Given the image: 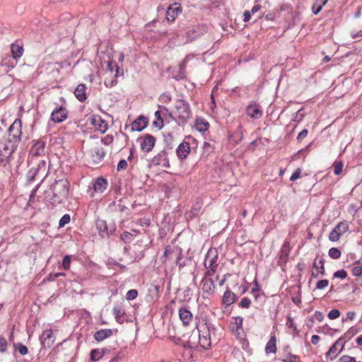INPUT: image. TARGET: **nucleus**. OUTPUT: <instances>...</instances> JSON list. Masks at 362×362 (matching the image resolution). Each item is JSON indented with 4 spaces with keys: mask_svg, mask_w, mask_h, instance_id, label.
I'll use <instances>...</instances> for the list:
<instances>
[{
    "mask_svg": "<svg viewBox=\"0 0 362 362\" xmlns=\"http://www.w3.org/2000/svg\"><path fill=\"white\" fill-rule=\"evenodd\" d=\"M17 124L16 121L10 126L8 132L0 141V162H6L9 157L16 150L18 144L20 141V135L21 134L19 129H16V132H13L14 128Z\"/></svg>",
    "mask_w": 362,
    "mask_h": 362,
    "instance_id": "1",
    "label": "nucleus"
},
{
    "mask_svg": "<svg viewBox=\"0 0 362 362\" xmlns=\"http://www.w3.org/2000/svg\"><path fill=\"white\" fill-rule=\"evenodd\" d=\"M215 328L212 325L206 323L202 325H197V329H194L188 339V345L194 349L202 348L208 349L211 347V330L214 331Z\"/></svg>",
    "mask_w": 362,
    "mask_h": 362,
    "instance_id": "2",
    "label": "nucleus"
},
{
    "mask_svg": "<svg viewBox=\"0 0 362 362\" xmlns=\"http://www.w3.org/2000/svg\"><path fill=\"white\" fill-rule=\"evenodd\" d=\"M69 183L66 179L56 180L48 189L49 193H54L59 199L64 200L69 194Z\"/></svg>",
    "mask_w": 362,
    "mask_h": 362,
    "instance_id": "3",
    "label": "nucleus"
},
{
    "mask_svg": "<svg viewBox=\"0 0 362 362\" xmlns=\"http://www.w3.org/2000/svg\"><path fill=\"white\" fill-rule=\"evenodd\" d=\"M175 114L177 116L178 119L182 122L185 123L191 117L192 113L189 107V104L183 100H177L175 102Z\"/></svg>",
    "mask_w": 362,
    "mask_h": 362,
    "instance_id": "4",
    "label": "nucleus"
},
{
    "mask_svg": "<svg viewBox=\"0 0 362 362\" xmlns=\"http://www.w3.org/2000/svg\"><path fill=\"white\" fill-rule=\"evenodd\" d=\"M47 175L46 162L44 160H40L36 166L31 168L27 173V182L28 183L33 182L35 180L36 177L40 175L44 177Z\"/></svg>",
    "mask_w": 362,
    "mask_h": 362,
    "instance_id": "5",
    "label": "nucleus"
},
{
    "mask_svg": "<svg viewBox=\"0 0 362 362\" xmlns=\"http://www.w3.org/2000/svg\"><path fill=\"white\" fill-rule=\"evenodd\" d=\"M349 228L347 221H341L339 223L329 234V240L332 242L339 240L340 237L344 235Z\"/></svg>",
    "mask_w": 362,
    "mask_h": 362,
    "instance_id": "6",
    "label": "nucleus"
},
{
    "mask_svg": "<svg viewBox=\"0 0 362 362\" xmlns=\"http://www.w3.org/2000/svg\"><path fill=\"white\" fill-rule=\"evenodd\" d=\"M141 149L145 152H150L155 146L156 139L151 134H145L137 139Z\"/></svg>",
    "mask_w": 362,
    "mask_h": 362,
    "instance_id": "7",
    "label": "nucleus"
},
{
    "mask_svg": "<svg viewBox=\"0 0 362 362\" xmlns=\"http://www.w3.org/2000/svg\"><path fill=\"white\" fill-rule=\"evenodd\" d=\"M325 262L322 257H317L313 262V269L311 272V276L318 278L320 275L325 274Z\"/></svg>",
    "mask_w": 362,
    "mask_h": 362,
    "instance_id": "8",
    "label": "nucleus"
},
{
    "mask_svg": "<svg viewBox=\"0 0 362 362\" xmlns=\"http://www.w3.org/2000/svg\"><path fill=\"white\" fill-rule=\"evenodd\" d=\"M151 162L155 165H160L164 168H169L170 163L167 151L165 149L161 151L153 158Z\"/></svg>",
    "mask_w": 362,
    "mask_h": 362,
    "instance_id": "9",
    "label": "nucleus"
},
{
    "mask_svg": "<svg viewBox=\"0 0 362 362\" xmlns=\"http://www.w3.org/2000/svg\"><path fill=\"white\" fill-rule=\"evenodd\" d=\"M90 153L93 162L96 164L100 163L105 156L104 148L100 144H97L93 147Z\"/></svg>",
    "mask_w": 362,
    "mask_h": 362,
    "instance_id": "10",
    "label": "nucleus"
},
{
    "mask_svg": "<svg viewBox=\"0 0 362 362\" xmlns=\"http://www.w3.org/2000/svg\"><path fill=\"white\" fill-rule=\"evenodd\" d=\"M95 225L100 236L102 237L108 236L115 229L114 226H108L106 221L103 219H98L96 221Z\"/></svg>",
    "mask_w": 362,
    "mask_h": 362,
    "instance_id": "11",
    "label": "nucleus"
},
{
    "mask_svg": "<svg viewBox=\"0 0 362 362\" xmlns=\"http://www.w3.org/2000/svg\"><path fill=\"white\" fill-rule=\"evenodd\" d=\"M45 154V142L42 140L35 141L32 146L29 156H42Z\"/></svg>",
    "mask_w": 362,
    "mask_h": 362,
    "instance_id": "12",
    "label": "nucleus"
},
{
    "mask_svg": "<svg viewBox=\"0 0 362 362\" xmlns=\"http://www.w3.org/2000/svg\"><path fill=\"white\" fill-rule=\"evenodd\" d=\"M67 110L63 107H57L52 112L51 119L57 123L64 121L67 117Z\"/></svg>",
    "mask_w": 362,
    "mask_h": 362,
    "instance_id": "13",
    "label": "nucleus"
},
{
    "mask_svg": "<svg viewBox=\"0 0 362 362\" xmlns=\"http://www.w3.org/2000/svg\"><path fill=\"white\" fill-rule=\"evenodd\" d=\"M342 339H338L329 348V351L326 354V356L330 359H333L337 356V355L342 351L344 344L342 343Z\"/></svg>",
    "mask_w": 362,
    "mask_h": 362,
    "instance_id": "14",
    "label": "nucleus"
},
{
    "mask_svg": "<svg viewBox=\"0 0 362 362\" xmlns=\"http://www.w3.org/2000/svg\"><path fill=\"white\" fill-rule=\"evenodd\" d=\"M218 253L216 250H209L206 255L204 266L206 268L217 267Z\"/></svg>",
    "mask_w": 362,
    "mask_h": 362,
    "instance_id": "15",
    "label": "nucleus"
},
{
    "mask_svg": "<svg viewBox=\"0 0 362 362\" xmlns=\"http://www.w3.org/2000/svg\"><path fill=\"white\" fill-rule=\"evenodd\" d=\"M41 345L43 348H49L54 341L52 329L45 330L40 337Z\"/></svg>",
    "mask_w": 362,
    "mask_h": 362,
    "instance_id": "16",
    "label": "nucleus"
},
{
    "mask_svg": "<svg viewBox=\"0 0 362 362\" xmlns=\"http://www.w3.org/2000/svg\"><path fill=\"white\" fill-rule=\"evenodd\" d=\"M181 12L182 8L180 5L177 3H174L168 8L166 11V19L168 21L173 22Z\"/></svg>",
    "mask_w": 362,
    "mask_h": 362,
    "instance_id": "17",
    "label": "nucleus"
},
{
    "mask_svg": "<svg viewBox=\"0 0 362 362\" xmlns=\"http://www.w3.org/2000/svg\"><path fill=\"white\" fill-rule=\"evenodd\" d=\"M179 317L184 325H188L192 322L193 315L187 307H181L179 309Z\"/></svg>",
    "mask_w": 362,
    "mask_h": 362,
    "instance_id": "18",
    "label": "nucleus"
},
{
    "mask_svg": "<svg viewBox=\"0 0 362 362\" xmlns=\"http://www.w3.org/2000/svg\"><path fill=\"white\" fill-rule=\"evenodd\" d=\"M203 293L206 296H210L214 293L215 289V284L212 279L204 278L202 281Z\"/></svg>",
    "mask_w": 362,
    "mask_h": 362,
    "instance_id": "19",
    "label": "nucleus"
},
{
    "mask_svg": "<svg viewBox=\"0 0 362 362\" xmlns=\"http://www.w3.org/2000/svg\"><path fill=\"white\" fill-rule=\"evenodd\" d=\"M190 152V146L188 142H182L176 150V153L180 159H185L187 157Z\"/></svg>",
    "mask_w": 362,
    "mask_h": 362,
    "instance_id": "20",
    "label": "nucleus"
},
{
    "mask_svg": "<svg viewBox=\"0 0 362 362\" xmlns=\"http://www.w3.org/2000/svg\"><path fill=\"white\" fill-rule=\"evenodd\" d=\"M115 332L116 331L112 329H103L95 332L93 337L97 341H103L105 339L111 337Z\"/></svg>",
    "mask_w": 362,
    "mask_h": 362,
    "instance_id": "21",
    "label": "nucleus"
},
{
    "mask_svg": "<svg viewBox=\"0 0 362 362\" xmlns=\"http://www.w3.org/2000/svg\"><path fill=\"white\" fill-rule=\"evenodd\" d=\"M91 124L96 127L98 130L102 133H105L107 129V124L98 115H95L92 117Z\"/></svg>",
    "mask_w": 362,
    "mask_h": 362,
    "instance_id": "22",
    "label": "nucleus"
},
{
    "mask_svg": "<svg viewBox=\"0 0 362 362\" xmlns=\"http://www.w3.org/2000/svg\"><path fill=\"white\" fill-rule=\"evenodd\" d=\"M246 113L247 115H249L250 117L253 119H259L262 117L263 114L260 107L255 105H248L246 108Z\"/></svg>",
    "mask_w": 362,
    "mask_h": 362,
    "instance_id": "23",
    "label": "nucleus"
},
{
    "mask_svg": "<svg viewBox=\"0 0 362 362\" xmlns=\"http://www.w3.org/2000/svg\"><path fill=\"white\" fill-rule=\"evenodd\" d=\"M107 187V182L103 177H98L93 183V187L95 192L102 193Z\"/></svg>",
    "mask_w": 362,
    "mask_h": 362,
    "instance_id": "24",
    "label": "nucleus"
},
{
    "mask_svg": "<svg viewBox=\"0 0 362 362\" xmlns=\"http://www.w3.org/2000/svg\"><path fill=\"white\" fill-rule=\"evenodd\" d=\"M74 95L80 102L85 101L87 98L85 84L81 83L78 85L74 90Z\"/></svg>",
    "mask_w": 362,
    "mask_h": 362,
    "instance_id": "25",
    "label": "nucleus"
},
{
    "mask_svg": "<svg viewBox=\"0 0 362 362\" xmlns=\"http://www.w3.org/2000/svg\"><path fill=\"white\" fill-rule=\"evenodd\" d=\"M147 124V122L144 117H139L132 124V129L133 131L141 132L142 131Z\"/></svg>",
    "mask_w": 362,
    "mask_h": 362,
    "instance_id": "26",
    "label": "nucleus"
},
{
    "mask_svg": "<svg viewBox=\"0 0 362 362\" xmlns=\"http://www.w3.org/2000/svg\"><path fill=\"white\" fill-rule=\"evenodd\" d=\"M290 249L287 243H284L281 249V252L279 257V264L282 266L287 261V257L289 255Z\"/></svg>",
    "mask_w": 362,
    "mask_h": 362,
    "instance_id": "27",
    "label": "nucleus"
},
{
    "mask_svg": "<svg viewBox=\"0 0 362 362\" xmlns=\"http://www.w3.org/2000/svg\"><path fill=\"white\" fill-rule=\"evenodd\" d=\"M236 300L235 294L230 290H226L223 293L222 301L223 303L228 306L232 305Z\"/></svg>",
    "mask_w": 362,
    "mask_h": 362,
    "instance_id": "28",
    "label": "nucleus"
},
{
    "mask_svg": "<svg viewBox=\"0 0 362 362\" xmlns=\"http://www.w3.org/2000/svg\"><path fill=\"white\" fill-rule=\"evenodd\" d=\"M112 313L116 321L119 324L123 323L122 317L125 314L124 309L120 305H116L114 307Z\"/></svg>",
    "mask_w": 362,
    "mask_h": 362,
    "instance_id": "29",
    "label": "nucleus"
},
{
    "mask_svg": "<svg viewBox=\"0 0 362 362\" xmlns=\"http://www.w3.org/2000/svg\"><path fill=\"white\" fill-rule=\"evenodd\" d=\"M45 199L52 205L62 203L64 200L59 199L54 193H49L48 190L45 192Z\"/></svg>",
    "mask_w": 362,
    "mask_h": 362,
    "instance_id": "30",
    "label": "nucleus"
},
{
    "mask_svg": "<svg viewBox=\"0 0 362 362\" xmlns=\"http://www.w3.org/2000/svg\"><path fill=\"white\" fill-rule=\"evenodd\" d=\"M276 339L275 337H272L265 346V351L267 354L276 353Z\"/></svg>",
    "mask_w": 362,
    "mask_h": 362,
    "instance_id": "31",
    "label": "nucleus"
},
{
    "mask_svg": "<svg viewBox=\"0 0 362 362\" xmlns=\"http://www.w3.org/2000/svg\"><path fill=\"white\" fill-rule=\"evenodd\" d=\"M193 349H196L194 347H191L188 345V341L184 346L183 357L186 362L193 358Z\"/></svg>",
    "mask_w": 362,
    "mask_h": 362,
    "instance_id": "32",
    "label": "nucleus"
},
{
    "mask_svg": "<svg viewBox=\"0 0 362 362\" xmlns=\"http://www.w3.org/2000/svg\"><path fill=\"white\" fill-rule=\"evenodd\" d=\"M12 57L13 59H16L19 57H21L23 52V48L22 46L16 45V44H12L11 46Z\"/></svg>",
    "mask_w": 362,
    "mask_h": 362,
    "instance_id": "33",
    "label": "nucleus"
},
{
    "mask_svg": "<svg viewBox=\"0 0 362 362\" xmlns=\"http://www.w3.org/2000/svg\"><path fill=\"white\" fill-rule=\"evenodd\" d=\"M327 2V0H315L313 6L312 11L315 15H317L320 12L323 6H325Z\"/></svg>",
    "mask_w": 362,
    "mask_h": 362,
    "instance_id": "34",
    "label": "nucleus"
},
{
    "mask_svg": "<svg viewBox=\"0 0 362 362\" xmlns=\"http://www.w3.org/2000/svg\"><path fill=\"white\" fill-rule=\"evenodd\" d=\"M105 349H95L90 351V359L92 361H96L100 360L105 354Z\"/></svg>",
    "mask_w": 362,
    "mask_h": 362,
    "instance_id": "35",
    "label": "nucleus"
},
{
    "mask_svg": "<svg viewBox=\"0 0 362 362\" xmlns=\"http://www.w3.org/2000/svg\"><path fill=\"white\" fill-rule=\"evenodd\" d=\"M172 76L174 79L176 81L183 80L186 78V71H182L181 69L174 70L172 72Z\"/></svg>",
    "mask_w": 362,
    "mask_h": 362,
    "instance_id": "36",
    "label": "nucleus"
},
{
    "mask_svg": "<svg viewBox=\"0 0 362 362\" xmlns=\"http://www.w3.org/2000/svg\"><path fill=\"white\" fill-rule=\"evenodd\" d=\"M353 275L358 276V282L362 286V266H355L352 269Z\"/></svg>",
    "mask_w": 362,
    "mask_h": 362,
    "instance_id": "37",
    "label": "nucleus"
},
{
    "mask_svg": "<svg viewBox=\"0 0 362 362\" xmlns=\"http://www.w3.org/2000/svg\"><path fill=\"white\" fill-rule=\"evenodd\" d=\"M155 117L156 120L153 122V125L160 129L163 127V120L160 111L158 110L155 112Z\"/></svg>",
    "mask_w": 362,
    "mask_h": 362,
    "instance_id": "38",
    "label": "nucleus"
},
{
    "mask_svg": "<svg viewBox=\"0 0 362 362\" xmlns=\"http://www.w3.org/2000/svg\"><path fill=\"white\" fill-rule=\"evenodd\" d=\"M176 250L171 248L170 246H167L165 248V252L163 255V262H165L168 259H172L174 257V253Z\"/></svg>",
    "mask_w": 362,
    "mask_h": 362,
    "instance_id": "39",
    "label": "nucleus"
},
{
    "mask_svg": "<svg viewBox=\"0 0 362 362\" xmlns=\"http://www.w3.org/2000/svg\"><path fill=\"white\" fill-rule=\"evenodd\" d=\"M196 128L199 132H205L207 130L209 124L202 119H197L195 123Z\"/></svg>",
    "mask_w": 362,
    "mask_h": 362,
    "instance_id": "40",
    "label": "nucleus"
},
{
    "mask_svg": "<svg viewBox=\"0 0 362 362\" xmlns=\"http://www.w3.org/2000/svg\"><path fill=\"white\" fill-rule=\"evenodd\" d=\"M334 173L337 175L341 174L343 170L344 164L340 160H335L333 163Z\"/></svg>",
    "mask_w": 362,
    "mask_h": 362,
    "instance_id": "41",
    "label": "nucleus"
},
{
    "mask_svg": "<svg viewBox=\"0 0 362 362\" xmlns=\"http://www.w3.org/2000/svg\"><path fill=\"white\" fill-rule=\"evenodd\" d=\"M329 256L332 259H339L341 257V252L337 247H332L328 252Z\"/></svg>",
    "mask_w": 362,
    "mask_h": 362,
    "instance_id": "42",
    "label": "nucleus"
},
{
    "mask_svg": "<svg viewBox=\"0 0 362 362\" xmlns=\"http://www.w3.org/2000/svg\"><path fill=\"white\" fill-rule=\"evenodd\" d=\"M138 296V291L135 289H131L127 291L126 294V298L128 300H132L135 299Z\"/></svg>",
    "mask_w": 362,
    "mask_h": 362,
    "instance_id": "43",
    "label": "nucleus"
},
{
    "mask_svg": "<svg viewBox=\"0 0 362 362\" xmlns=\"http://www.w3.org/2000/svg\"><path fill=\"white\" fill-rule=\"evenodd\" d=\"M71 265V256L66 255L62 260V267L65 270H68Z\"/></svg>",
    "mask_w": 362,
    "mask_h": 362,
    "instance_id": "44",
    "label": "nucleus"
},
{
    "mask_svg": "<svg viewBox=\"0 0 362 362\" xmlns=\"http://www.w3.org/2000/svg\"><path fill=\"white\" fill-rule=\"evenodd\" d=\"M70 216L69 214H64L59 220V226L64 227L66 224L70 222Z\"/></svg>",
    "mask_w": 362,
    "mask_h": 362,
    "instance_id": "45",
    "label": "nucleus"
},
{
    "mask_svg": "<svg viewBox=\"0 0 362 362\" xmlns=\"http://www.w3.org/2000/svg\"><path fill=\"white\" fill-rule=\"evenodd\" d=\"M298 359V356L296 355H293L291 354H288L287 356L283 358V362H297V360Z\"/></svg>",
    "mask_w": 362,
    "mask_h": 362,
    "instance_id": "46",
    "label": "nucleus"
},
{
    "mask_svg": "<svg viewBox=\"0 0 362 362\" xmlns=\"http://www.w3.org/2000/svg\"><path fill=\"white\" fill-rule=\"evenodd\" d=\"M337 362H361V361H356V358L354 357H351L348 355H344L340 357V358L338 360Z\"/></svg>",
    "mask_w": 362,
    "mask_h": 362,
    "instance_id": "47",
    "label": "nucleus"
},
{
    "mask_svg": "<svg viewBox=\"0 0 362 362\" xmlns=\"http://www.w3.org/2000/svg\"><path fill=\"white\" fill-rule=\"evenodd\" d=\"M340 316V312L337 309H332L328 313V317L330 320H334Z\"/></svg>",
    "mask_w": 362,
    "mask_h": 362,
    "instance_id": "48",
    "label": "nucleus"
},
{
    "mask_svg": "<svg viewBox=\"0 0 362 362\" xmlns=\"http://www.w3.org/2000/svg\"><path fill=\"white\" fill-rule=\"evenodd\" d=\"M329 285V281L327 279L320 280L317 282L316 288L322 290Z\"/></svg>",
    "mask_w": 362,
    "mask_h": 362,
    "instance_id": "49",
    "label": "nucleus"
},
{
    "mask_svg": "<svg viewBox=\"0 0 362 362\" xmlns=\"http://www.w3.org/2000/svg\"><path fill=\"white\" fill-rule=\"evenodd\" d=\"M7 341L3 337H0V352L4 353L7 350Z\"/></svg>",
    "mask_w": 362,
    "mask_h": 362,
    "instance_id": "50",
    "label": "nucleus"
},
{
    "mask_svg": "<svg viewBox=\"0 0 362 362\" xmlns=\"http://www.w3.org/2000/svg\"><path fill=\"white\" fill-rule=\"evenodd\" d=\"M192 58H193L192 55H191V54L187 55L185 57V58L184 59V60L182 61V62L180 64L179 69L182 71H186L185 69H186L187 62Z\"/></svg>",
    "mask_w": 362,
    "mask_h": 362,
    "instance_id": "51",
    "label": "nucleus"
},
{
    "mask_svg": "<svg viewBox=\"0 0 362 362\" xmlns=\"http://www.w3.org/2000/svg\"><path fill=\"white\" fill-rule=\"evenodd\" d=\"M250 303L251 300L248 298L245 297L241 299L239 303V306L243 308H247L250 307Z\"/></svg>",
    "mask_w": 362,
    "mask_h": 362,
    "instance_id": "52",
    "label": "nucleus"
},
{
    "mask_svg": "<svg viewBox=\"0 0 362 362\" xmlns=\"http://www.w3.org/2000/svg\"><path fill=\"white\" fill-rule=\"evenodd\" d=\"M15 347H17L18 351L23 356H25L28 353V348L22 344H18L17 345H15Z\"/></svg>",
    "mask_w": 362,
    "mask_h": 362,
    "instance_id": "53",
    "label": "nucleus"
},
{
    "mask_svg": "<svg viewBox=\"0 0 362 362\" xmlns=\"http://www.w3.org/2000/svg\"><path fill=\"white\" fill-rule=\"evenodd\" d=\"M171 99V95L169 93H164L160 96V100L164 103H168Z\"/></svg>",
    "mask_w": 362,
    "mask_h": 362,
    "instance_id": "54",
    "label": "nucleus"
},
{
    "mask_svg": "<svg viewBox=\"0 0 362 362\" xmlns=\"http://www.w3.org/2000/svg\"><path fill=\"white\" fill-rule=\"evenodd\" d=\"M347 276L346 272L344 269L338 270L334 273V277L339 278L341 279H345Z\"/></svg>",
    "mask_w": 362,
    "mask_h": 362,
    "instance_id": "55",
    "label": "nucleus"
},
{
    "mask_svg": "<svg viewBox=\"0 0 362 362\" xmlns=\"http://www.w3.org/2000/svg\"><path fill=\"white\" fill-rule=\"evenodd\" d=\"M253 297L256 301H259L261 303H263L265 300V298L263 294L261 293V291L252 293Z\"/></svg>",
    "mask_w": 362,
    "mask_h": 362,
    "instance_id": "56",
    "label": "nucleus"
},
{
    "mask_svg": "<svg viewBox=\"0 0 362 362\" xmlns=\"http://www.w3.org/2000/svg\"><path fill=\"white\" fill-rule=\"evenodd\" d=\"M65 276V274L64 273H61V272H58V273H54V274H50L48 277H47V280L49 281H54L57 278L59 277V276Z\"/></svg>",
    "mask_w": 362,
    "mask_h": 362,
    "instance_id": "57",
    "label": "nucleus"
},
{
    "mask_svg": "<svg viewBox=\"0 0 362 362\" xmlns=\"http://www.w3.org/2000/svg\"><path fill=\"white\" fill-rule=\"evenodd\" d=\"M127 168V162L125 160H121L117 164V169L118 171L124 170Z\"/></svg>",
    "mask_w": 362,
    "mask_h": 362,
    "instance_id": "58",
    "label": "nucleus"
},
{
    "mask_svg": "<svg viewBox=\"0 0 362 362\" xmlns=\"http://www.w3.org/2000/svg\"><path fill=\"white\" fill-rule=\"evenodd\" d=\"M301 173V170L300 168H298L291 176L290 180L291 181H295L297 179L300 177Z\"/></svg>",
    "mask_w": 362,
    "mask_h": 362,
    "instance_id": "59",
    "label": "nucleus"
},
{
    "mask_svg": "<svg viewBox=\"0 0 362 362\" xmlns=\"http://www.w3.org/2000/svg\"><path fill=\"white\" fill-rule=\"evenodd\" d=\"M308 130L306 129H303L298 135L297 136V139L298 141H302L304 138H305L308 135Z\"/></svg>",
    "mask_w": 362,
    "mask_h": 362,
    "instance_id": "60",
    "label": "nucleus"
},
{
    "mask_svg": "<svg viewBox=\"0 0 362 362\" xmlns=\"http://www.w3.org/2000/svg\"><path fill=\"white\" fill-rule=\"evenodd\" d=\"M174 254V257L176 258V264H178L180 267H183L184 264L180 263V261L181 259V252H179L176 250Z\"/></svg>",
    "mask_w": 362,
    "mask_h": 362,
    "instance_id": "61",
    "label": "nucleus"
},
{
    "mask_svg": "<svg viewBox=\"0 0 362 362\" xmlns=\"http://www.w3.org/2000/svg\"><path fill=\"white\" fill-rule=\"evenodd\" d=\"M235 136L239 139V140H242L243 138V129H242V125L240 124L238 126V128L236 131V132L235 133Z\"/></svg>",
    "mask_w": 362,
    "mask_h": 362,
    "instance_id": "62",
    "label": "nucleus"
},
{
    "mask_svg": "<svg viewBox=\"0 0 362 362\" xmlns=\"http://www.w3.org/2000/svg\"><path fill=\"white\" fill-rule=\"evenodd\" d=\"M132 235L128 232H124L122 235V239L124 241H130L132 240Z\"/></svg>",
    "mask_w": 362,
    "mask_h": 362,
    "instance_id": "63",
    "label": "nucleus"
},
{
    "mask_svg": "<svg viewBox=\"0 0 362 362\" xmlns=\"http://www.w3.org/2000/svg\"><path fill=\"white\" fill-rule=\"evenodd\" d=\"M314 315L319 322L322 321V320L324 319L323 314L320 311H315Z\"/></svg>",
    "mask_w": 362,
    "mask_h": 362,
    "instance_id": "64",
    "label": "nucleus"
}]
</instances>
